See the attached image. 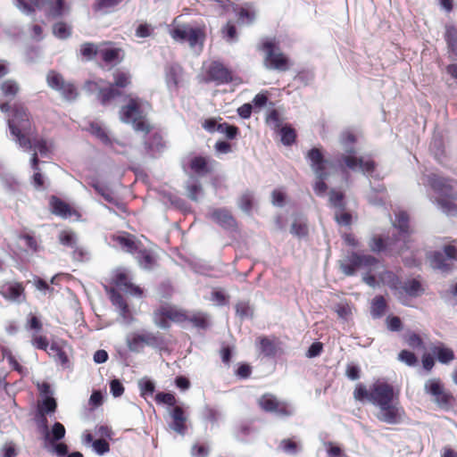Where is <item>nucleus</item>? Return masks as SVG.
<instances>
[{"label": "nucleus", "mask_w": 457, "mask_h": 457, "mask_svg": "<svg viewBox=\"0 0 457 457\" xmlns=\"http://www.w3.org/2000/svg\"><path fill=\"white\" fill-rule=\"evenodd\" d=\"M78 283H79V281L68 273H58L51 278V284L53 286H59L61 284H71L76 286Z\"/></svg>", "instance_id": "nucleus-52"}, {"label": "nucleus", "mask_w": 457, "mask_h": 457, "mask_svg": "<svg viewBox=\"0 0 457 457\" xmlns=\"http://www.w3.org/2000/svg\"><path fill=\"white\" fill-rule=\"evenodd\" d=\"M19 89L18 83L12 79H7L1 85V91L5 97H14Z\"/></svg>", "instance_id": "nucleus-48"}, {"label": "nucleus", "mask_w": 457, "mask_h": 457, "mask_svg": "<svg viewBox=\"0 0 457 457\" xmlns=\"http://www.w3.org/2000/svg\"><path fill=\"white\" fill-rule=\"evenodd\" d=\"M394 227L398 229L399 235L405 244V239L409 237V216L405 212H400L395 215Z\"/></svg>", "instance_id": "nucleus-30"}, {"label": "nucleus", "mask_w": 457, "mask_h": 457, "mask_svg": "<svg viewBox=\"0 0 457 457\" xmlns=\"http://www.w3.org/2000/svg\"><path fill=\"white\" fill-rule=\"evenodd\" d=\"M277 48L274 39H263L261 49L266 54L264 65L269 70L286 71L289 69L288 59L282 53H276Z\"/></svg>", "instance_id": "nucleus-8"}, {"label": "nucleus", "mask_w": 457, "mask_h": 457, "mask_svg": "<svg viewBox=\"0 0 457 457\" xmlns=\"http://www.w3.org/2000/svg\"><path fill=\"white\" fill-rule=\"evenodd\" d=\"M209 217L225 230H234L237 228L235 218L226 208L213 209Z\"/></svg>", "instance_id": "nucleus-18"}, {"label": "nucleus", "mask_w": 457, "mask_h": 457, "mask_svg": "<svg viewBox=\"0 0 457 457\" xmlns=\"http://www.w3.org/2000/svg\"><path fill=\"white\" fill-rule=\"evenodd\" d=\"M155 401L159 404L168 405V409L179 406L174 395L171 393L159 392L155 395Z\"/></svg>", "instance_id": "nucleus-51"}, {"label": "nucleus", "mask_w": 457, "mask_h": 457, "mask_svg": "<svg viewBox=\"0 0 457 457\" xmlns=\"http://www.w3.org/2000/svg\"><path fill=\"white\" fill-rule=\"evenodd\" d=\"M253 194L247 190L239 198L238 206L243 212L250 213L253 209Z\"/></svg>", "instance_id": "nucleus-53"}, {"label": "nucleus", "mask_w": 457, "mask_h": 457, "mask_svg": "<svg viewBox=\"0 0 457 457\" xmlns=\"http://www.w3.org/2000/svg\"><path fill=\"white\" fill-rule=\"evenodd\" d=\"M188 32L187 42L189 44L190 47H195L196 46H200L202 47L205 37L204 31L200 28L192 27Z\"/></svg>", "instance_id": "nucleus-42"}, {"label": "nucleus", "mask_w": 457, "mask_h": 457, "mask_svg": "<svg viewBox=\"0 0 457 457\" xmlns=\"http://www.w3.org/2000/svg\"><path fill=\"white\" fill-rule=\"evenodd\" d=\"M306 160L309 162L311 169L314 174L328 172L326 168L327 160L325 159L320 149L317 147H312L310 149L306 154Z\"/></svg>", "instance_id": "nucleus-20"}, {"label": "nucleus", "mask_w": 457, "mask_h": 457, "mask_svg": "<svg viewBox=\"0 0 457 457\" xmlns=\"http://www.w3.org/2000/svg\"><path fill=\"white\" fill-rule=\"evenodd\" d=\"M186 321L192 323L194 327L200 329H206L209 327V316L202 312L188 311Z\"/></svg>", "instance_id": "nucleus-32"}, {"label": "nucleus", "mask_w": 457, "mask_h": 457, "mask_svg": "<svg viewBox=\"0 0 457 457\" xmlns=\"http://www.w3.org/2000/svg\"><path fill=\"white\" fill-rule=\"evenodd\" d=\"M379 261L360 251H347L339 262L340 270L346 276H354L359 270L363 271L362 280L368 286H374L376 274L373 271L378 267Z\"/></svg>", "instance_id": "nucleus-1"}, {"label": "nucleus", "mask_w": 457, "mask_h": 457, "mask_svg": "<svg viewBox=\"0 0 457 457\" xmlns=\"http://www.w3.org/2000/svg\"><path fill=\"white\" fill-rule=\"evenodd\" d=\"M233 12L239 24L251 25L255 20V12L248 4H246V6L236 4L233 7Z\"/></svg>", "instance_id": "nucleus-26"}, {"label": "nucleus", "mask_w": 457, "mask_h": 457, "mask_svg": "<svg viewBox=\"0 0 457 457\" xmlns=\"http://www.w3.org/2000/svg\"><path fill=\"white\" fill-rule=\"evenodd\" d=\"M236 313L240 319H249L253 317V311L247 302L241 301L236 305Z\"/></svg>", "instance_id": "nucleus-57"}, {"label": "nucleus", "mask_w": 457, "mask_h": 457, "mask_svg": "<svg viewBox=\"0 0 457 457\" xmlns=\"http://www.w3.org/2000/svg\"><path fill=\"white\" fill-rule=\"evenodd\" d=\"M87 130L92 136L96 137L104 145L108 146L113 152L117 154L123 153V151L116 148V145H119L123 148L125 145L120 143L118 140L112 139L109 137L105 129L103 128L100 123L96 121H91L89 123V128L87 129Z\"/></svg>", "instance_id": "nucleus-15"}, {"label": "nucleus", "mask_w": 457, "mask_h": 457, "mask_svg": "<svg viewBox=\"0 0 457 457\" xmlns=\"http://www.w3.org/2000/svg\"><path fill=\"white\" fill-rule=\"evenodd\" d=\"M100 49L97 46L91 42L83 43L80 46V54L87 60H93L97 54H99Z\"/></svg>", "instance_id": "nucleus-45"}, {"label": "nucleus", "mask_w": 457, "mask_h": 457, "mask_svg": "<svg viewBox=\"0 0 457 457\" xmlns=\"http://www.w3.org/2000/svg\"><path fill=\"white\" fill-rule=\"evenodd\" d=\"M142 337L140 340L144 341V345L157 348L164 344V339L159 332H144Z\"/></svg>", "instance_id": "nucleus-41"}, {"label": "nucleus", "mask_w": 457, "mask_h": 457, "mask_svg": "<svg viewBox=\"0 0 457 457\" xmlns=\"http://www.w3.org/2000/svg\"><path fill=\"white\" fill-rule=\"evenodd\" d=\"M260 408L266 411L275 414L279 418H287L294 415V406L287 402H280L271 394H265L258 399Z\"/></svg>", "instance_id": "nucleus-11"}, {"label": "nucleus", "mask_w": 457, "mask_h": 457, "mask_svg": "<svg viewBox=\"0 0 457 457\" xmlns=\"http://www.w3.org/2000/svg\"><path fill=\"white\" fill-rule=\"evenodd\" d=\"M0 295L12 303H21L26 299L24 287H0Z\"/></svg>", "instance_id": "nucleus-29"}, {"label": "nucleus", "mask_w": 457, "mask_h": 457, "mask_svg": "<svg viewBox=\"0 0 457 457\" xmlns=\"http://www.w3.org/2000/svg\"><path fill=\"white\" fill-rule=\"evenodd\" d=\"M143 338L141 334H133L131 337L127 338V345L131 352L137 353L144 346V341L140 340Z\"/></svg>", "instance_id": "nucleus-60"}, {"label": "nucleus", "mask_w": 457, "mask_h": 457, "mask_svg": "<svg viewBox=\"0 0 457 457\" xmlns=\"http://www.w3.org/2000/svg\"><path fill=\"white\" fill-rule=\"evenodd\" d=\"M223 37L228 43H235L237 41V32L236 26L232 23L228 22L222 28Z\"/></svg>", "instance_id": "nucleus-62"}, {"label": "nucleus", "mask_w": 457, "mask_h": 457, "mask_svg": "<svg viewBox=\"0 0 457 457\" xmlns=\"http://www.w3.org/2000/svg\"><path fill=\"white\" fill-rule=\"evenodd\" d=\"M65 428L60 422H55L51 430L48 429L47 426V419L44 418V438L46 443V447H48V445L59 442L65 436Z\"/></svg>", "instance_id": "nucleus-21"}, {"label": "nucleus", "mask_w": 457, "mask_h": 457, "mask_svg": "<svg viewBox=\"0 0 457 457\" xmlns=\"http://www.w3.org/2000/svg\"><path fill=\"white\" fill-rule=\"evenodd\" d=\"M144 144L147 154L152 157H155L157 154H161L165 148V144L162 139V137L157 132L149 134L145 138Z\"/></svg>", "instance_id": "nucleus-22"}, {"label": "nucleus", "mask_w": 457, "mask_h": 457, "mask_svg": "<svg viewBox=\"0 0 457 457\" xmlns=\"http://www.w3.org/2000/svg\"><path fill=\"white\" fill-rule=\"evenodd\" d=\"M392 295L403 305L413 306L415 300L425 292V287H391Z\"/></svg>", "instance_id": "nucleus-17"}, {"label": "nucleus", "mask_w": 457, "mask_h": 457, "mask_svg": "<svg viewBox=\"0 0 457 457\" xmlns=\"http://www.w3.org/2000/svg\"><path fill=\"white\" fill-rule=\"evenodd\" d=\"M7 123L15 142L26 151L32 149V143L26 136L30 131L29 115L23 105L15 104L12 106Z\"/></svg>", "instance_id": "nucleus-2"}, {"label": "nucleus", "mask_w": 457, "mask_h": 457, "mask_svg": "<svg viewBox=\"0 0 457 457\" xmlns=\"http://www.w3.org/2000/svg\"><path fill=\"white\" fill-rule=\"evenodd\" d=\"M208 79L216 85L228 84L232 81L231 71L220 62H212L207 71Z\"/></svg>", "instance_id": "nucleus-16"}, {"label": "nucleus", "mask_w": 457, "mask_h": 457, "mask_svg": "<svg viewBox=\"0 0 457 457\" xmlns=\"http://www.w3.org/2000/svg\"><path fill=\"white\" fill-rule=\"evenodd\" d=\"M52 32L56 38L65 40L71 36V28L64 21H58L53 25Z\"/></svg>", "instance_id": "nucleus-40"}, {"label": "nucleus", "mask_w": 457, "mask_h": 457, "mask_svg": "<svg viewBox=\"0 0 457 457\" xmlns=\"http://www.w3.org/2000/svg\"><path fill=\"white\" fill-rule=\"evenodd\" d=\"M375 407L378 408L377 419L388 425H397L403 422L405 411L399 402V397L384 403Z\"/></svg>", "instance_id": "nucleus-9"}, {"label": "nucleus", "mask_w": 457, "mask_h": 457, "mask_svg": "<svg viewBox=\"0 0 457 457\" xmlns=\"http://www.w3.org/2000/svg\"><path fill=\"white\" fill-rule=\"evenodd\" d=\"M59 241L62 245L71 248L77 245L76 235L71 231H62L59 235Z\"/></svg>", "instance_id": "nucleus-63"}, {"label": "nucleus", "mask_w": 457, "mask_h": 457, "mask_svg": "<svg viewBox=\"0 0 457 457\" xmlns=\"http://www.w3.org/2000/svg\"><path fill=\"white\" fill-rule=\"evenodd\" d=\"M121 2L122 0H95L93 10L96 12H103L104 13H108L111 12V9L117 6Z\"/></svg>", "instance_id": "nucleus-44"}, {"label": "nucleus", "mask_w": 457, "mask_h": 457, "mask_svg": "<svg viewBox=\"0 0 457 457\" xmlns=\"http://www.w3.org/2000/svg\"><path fill=\"white\" fill-rule=\"evenodd\" d=\"M387 310V304L382 295L375 296L370 304V315L373 319H380Z\"/></svg>", "instance_id": "nucleus-34"}, {"label": "nucleus", "mask_w": 457, "mask_h": 457, "mask_svg": "<svg viewBox=\"0 0 457 457\" xmlns=\"http://www.w3.org/2000/svg\"><path fill=\"white\" fill-rule=\"evenodd\" d=\"M315 176L317 178V181L315 182V184L313 186V190L317 195L321 196L326 193V191L328 189V186H327L325 180L328 177V172H323L321 174H315Z\"/></svg>", "instance_id": "nucleus-54"}, {"label": "nucleus", "mask_w": 457, "mask_h": 457, "mask_svg": "<svg viewBox=\"0 0 457 457\" xmlns=\"http://www.w3.org/2000/svg\"><path fill=\"white\" fill-rule=\"evenodd\" d=\"M121 96V91L115 87V85H110L108 87H103L97 94V99L102 105L108 104L112 100Z\"/></svg>", "instance_id": "nucleus-33"}, {"label": "nucleus", "mask_w": 457, "mask_h": 457, "mask_svg": "<svg viewBox=\"0 0 457 457\" xmlns=\"http://www.w3.org/2000/svg\"><path fill=\"white\" fill-rule=\"evenodd\" d=\"M260 350L265 356H274L277 349L274 342L268 337H260Z\"/></svg>", "instance_id": "nucleus-50"}, {"label": "nucleus", "mask_w": 457, "mask_h": 457, "mask_svg": "<svg viewBox=\"0 0 457 457\" xmlns=\"http://www.w3.org/2000/svg\"><path fill=\"white\" fill-rule=\"evenodd\" d=\"M187 197L194 202H197L204 195V189L200 180L195 177H190L185 184Z\"/></svg>", "instance_id": "nucleus-28"}, {"label": "nucleus", "mask_w": 457, "mask_h": 457, "mask_svg": "<svg viewBox=\"0 0 457 457\" xmlns=\"http://www.w3.org/2000/svg\"><path fill=\"white\" fill-rule=\"evenodd\" d=\"M428 260L435 271L447 276L453 269V262L457 261V248L453 245H446L442 251L431 252Z\"/></svg>", "instance_id": "nucleus-5"}, {"label": "nucleus", "mask_w": 457, "mask_h": 457, "mask_svg": "<svg viewBox=\"0 0 457 457\" xmlns=\"http://www.w3.org/2000/svg\"><path fill=\"white\" fill-rule=\"evenodd\" d=\"M281 143L286 146H290L295 144L296 140V132L291 125L286 124L279 129Z\"/></svg>", "instance_id": "nucleus-39"}, {"label": "nucleus", "mask_w": 457, "mask_h": 457, "mask_svg": "<svg viewBox=\"0 0 457 457\" xmlns=\"http://www.w3.org/2000/svg\"><path fill=\"white\" fill-rule=\"evenodd\" d=\"M433 353L437 361L443 364H448L454 359L453 351L444 345L434 347Z\"/></svg>", "instance_id": "nucleus-38"}, {"label": "nucleus", "mask_w": 457, "mask_h": 457, "mask_svg": "<svg viewBox=\"0 0 457 457\" xmlns=\"http://www.w3.org/2000/svg\"><path fill=\"white\" fill-rule=\"evenodd\" d=\"M46 5V16L51 19L61 18L69 11L64 0H50Z\"/></svg>", "instance_id": "nucleus-27"}, {"label": "nucleus", "mask_w": 457, "mask_h": 457, "mask_svg": "<svg viewBox=\"0 0 457 457\" xmlns=\"http://www.w3.org/2000/svg\"><path fill=\"white\" fill-rule=\"evenodd\" d=\"M428 186L440 197L457 199V191L451 184L449 179L441 177L436 173H430L426 176Z\"/></svg>", "instance_id": "nucleus-13"}, {"label": "nucleus", "mask_w": 457, "mask_h": 457, "mask_svg": "<svg viewBox=\"0 0 457 457\" xmlns=\"http://www.w3.org/2000/svg\"><path fill=\"white\" fill-rule=\"evenodd\" d=\"M369 247L373 253L385 252L387 247V244L381 237H372L369 242Z\"/></svg>", "instance_id": "nucleus-61"}, {"label": "nucleus", "mask_w": 457, "mask_h": 457, "mask_svg": "<svg viewBox=\"0 0 457 457\" xmlns=\"http://www.w3.org/2000/svg\"><path fill=\"white\" fill-rule=\"evenodd\" d=\"M212 162H210L208 158L197 155L190 160L189 167L196 175L205 176L212 170V168L211 167V163Z\"/></svg>", "instance_id": "nucleus-23"}, {"label": "nucleus", "mask_w": 457, "mask_h": 457, "mask_svg": "<svg viewBox=\"0 0 457 457\" xmlns=\"http://www.w3.org/2000/svg\"><path fill=\"white\" fill-rule=\"evenodd\" d=\"M183 69L178 63H171L165 67V83L170 94L177 93Z\"/></svg>", "instance_id": "nucleus-19"}, {"label": "nucleus", "mask_w": 457, "mask_h": 457, "mask_svg": "<svg viewBox=\"0 0 457 457\" xmlns=\"http://www.w3.org/2000/svg\"><path fill=\"white\" fill-rule=\"evenodd\" d=\"M139 101L138 98H129L128 104L120 108V118L122 122L131 124L136 131L149 133Z\"/></svg>", "instance_id": "nucleus-6"}, {"label": "nucleus", "mask_w": 457, "mask_h": 457, "mask_svg": "<svg viewBox=\"0 0 457 457\" xmlns=\"http://www.w3.org/2000/svg\"><path fill=\"white\" fill-rule=\"evenodd\" d=\"M57 407V403L54 398L51 396H46L42 401L41 405L38 407V413H52L54 412Z\"/></svg>", "instance_id": "nucleus-59"}, {"label": "nucleus", "mask_w": 457, "mask_h": 457, "mask_svg": "<svg viewBox=\"0 0 457 457\" xmlns=\"http://www.w3.org/2000/svg\"><path fill=\"white\" fill-rule=\"evenodd\" d=\"M167 411L170 419V421L168 422L169 428L180 436H185L187 430V422L188 415L186 412L184 404L169 408Z\"/></svg>", "instance_id": "nucleus-14"}, {"label": "nucleus", "mask_w": 457, "mask_h": 457, "mask_svg": "<svg viewBox=\"0 0 457 457\" xmlns=\"http://www.w3.org/2000/svg\"><path fill=\"white\" fill-rule=\"evenodd\" d=\"M188 311L179 309L174 305L163 304L153 313L154 323L162 329H168L170 327V321L182 324L187 319Z\"/></svg>", "instance_id": "nucleus-7"}, {"label": "nucleus", "mask_w": 457, "mask_h": 457, "mask_svg": "<svg viewBox=\"0 0 457 457\" xmlns=\"http://www.w3.org/2000/svg\"><path fill=\"white\" fill-rule=\"evenodd\" d=\"M424 390L434 397L435 403L441 409L448 410L451 407L453 396L451 393L444 390L443 385L438 378L428 379L425 383Z\"/></svg>", "instance_id": "nucleus-12"}, {"label": "nucleus", "mask_w": 457, "mask_h": 457, "mask_svg": "<svg viewBox=\"0 0 457 457\" xmlns=\"http://www.w3.org/2000/svg\"><path fill=\"white\" fill-rule=\"evenodd\" d=\"M456 199L440 197L436 199L435 204L443 213L449 216H455L457 215V205L453 202Z\"/></svg>", "instance_id": "nucleus-35"}, {"label": "nucleus", "mask_w": 457, "mask_h": 457, "mask_svg": "<svg viewBox=\"0 0 457 457\" xmlns=\"http://www.w3.org/2000/svg\"><path fill=\"white\" fill-rule=\"evenodd\" d=\"M381 264L379 263L378 267L373 271L376 274V282L374 286L379 282L382 286H399L400 281L393 271L387 270H382Z\"/></svg>", "instance_id": "nucleus-25"}, {"label": "nucleus", "mask_w": 457, "mask_h": 457, "mask_svg": "<svg viewBox=\"0 0 457 457\" xmlns=\"http://www.w3.org/2000/svg\"><path fill=\"white\" fill-rule=\"evenodd\" d=\"M445 39L449 52L457 57V28L453 25H445Z\"/></svg>", "instance_id": "nucleus-36"}, {"label": "nucleus", "mask_w": 457, "mask_h": 457, "mask_svg": "<svg viewBox=\"0 0 457 457\" xmlns=\"http://www.w3.org/2000/svg\"><path fill=\"white\" fill-rule=\"evenodd\" d=\"M112 304L116 307L120 316L124 319L129 314L128 303L123 296L118 292V287H105Z\"/></svg>", "instance_id": "nucleus-24"}, {"label": "nucleus", "mask_w": 457, "mask_h": 457, "mask_svg": "<svg viewBox=\"0 0 457 457\" xmlns=\"http://www.w3.org/2000/svg\"><path fill=\"white\" fill-rule=\"evenodd\" d=\"M110 286H136L131 282L128 270L124 268L117 269L112 276Z\"/></svg>", "instance_id": "nucleus-37"}, {"label": "nucleus", "mask_w": 457, "mask_h": 457, "mask_svg": "<svg viewBox=\"0 0 457 457\" xmlns=\"http://www.w3.org/2000/svg\"><path fill=\"white\" fill-rule=\"evenodd\" d=\"M96 193L103 196L106 202L115 204L119 209L123 208V204L113 197L112 192L107 185L104 184Z\"/></svg>", "instance_id": "nucleus-58"}, {"label": "nucleus", "mask_w": 457, "mask_h": 457, "mask_svg": "<svg viewBox=\"0 0 457 457\" xmlns=\"http://www.w3.org/2000/svg\"><path fill=\"white\" fill-rule=\"evenodd\" d=\"M99 54L104 62L112 63L119 59L120 49L113 47L102 48Z\"/></svg>", "instance_id": "nucleus-49"}, {"label": "nucleus", "mask_w": 457, "mask_h": 457, "mask_svg": "<svg viewBox=\"0 0 457 457\" xmlns=\"http://www.w3.org/2000/svg\"><path fill=\"white\" fill-rule=\"evenodd\" d=\"M356 141V137L353 133L344 134L341 137V143L345 148V154H343L339 162L344 164L351 170H360L363 175L369 177L376 169V162L372 160H364L362 157H357L355 155V150L353 144Z\"/></svg>", "instance_id": "nucleus-4"}, {"label": "nucleus", "mask_w": 457, "mask_h": 457, "mask_svg": "<svg viewBox=\"0 0 457 457\" xmlns=\"http://www.w3.org/2000/svg\"><path fill=\"white\" fill-rule=\"evenodd\" d=\"M308 226L306 223V220L304 219H296L292 223L290 232L294 236L302 238L308 236Z\"/></svg>", "instance_id": "nucleus-43"}, {"label": "nucleus", "mask_w": 457, "mask_h": 457, "mask_svg": "<svg viewBox=\"0 0 457 457\" xmlns=\"http://www.w3.org/2000/svg\"><path fill=\"white\" fill-rule=\"evenodd\" d=\"M192 27L189 26H178L172 29L170 32L171 37L179 43H186L187 39L188 31H190Z\"/></svg>", "instance_id": "nucleus-47"}, {"label": "nucleus", "mask_w": 457, "mask_h": 457, "mask_svg": "<svg viewBox=\"0 0 457 457\" xmlns=\"http://www.w3.org/2000/svg\"><path fill=\"white\" fill-rule=\"evenodd\" d=\"M345 195L342 192H337L335 189H331L329 191V203L335 207L338 208L341 211H344L345 208V204L344 202Z\"/></svg>", "instance_id": "nucleus-56"}, {"label": "nucleus", "mask_w": 457, "mask_h": 457, "mask_svg": "<svg viewBox=\"0 0 457 457\" xmlns=\"http://www.w3.org/2000/svg\"><path fill=\"white\" fill-rule=\"evenodd\" d=\"M354 398L358 401H368L374 406L384 403L399 397L398 392L395 391L394 386L386 381L378 380L373 383L369 389L360 384L353 392Z\"/></svg>", "instance_id": "nucleus-3"}, {"label": "nucleus", "mask_w": 457, "mask_h": 457, "mask_svg": "<svg viewBox=\"0 0 457 457\" xmlns=\"http://www.w3.org/2000/svg\"><path fill=\"white\" fill-rule=\"evenodd\" d=\"M140 395L143 397L152 395L155 390L154 383L150 379H142L138 382Z\"/></svg>", "instance_id": "nucleus-64"}, {"label": "nucleus", "mask_w": 457, "mask_h": 457, "mask_svg": "<svg viewBox=\"0 0 457 457\" xmlns=\"http://www.w3.org/2000/svg\"><path fill=\"white\" fill-rule=\"evenodd\" d=\"M46 83L50 88L57 91L67 102L75 101L79 96L76 86L71 82L65 81L62 76L54 71H50L47 73Z\"/></svg>", "instance_id": "nucleus-10"}, {"label": "nucleus", "mask_w": 457, "mask_h": 457, "mask_svg": "<svg viewBox=\"0 0 457 457\" xmlns=\"http://www.w3.org/2000/svg\"><path fill=\"white\" fill-rule=\"evenodd\" d=\"M238 131L237 126L227 122L219 123L218 125V132L224 134L230 140L237 137Z\"/></svg>", "instance_id": "nucleus-55"}, {"label": "nucleus", "mask_w": 457, "mask_h": 457, "mask_svg": "<svg viewBox=\"0 0 457 457\" xmlns=\"http://www.w3.org/2000/svg\"><path fill=\"white\" fill-rule=\"evenodd\" d=\"M137 261L139 265L145 270L153 269L155 260L153 257L152 253L147 250H141L137 253Z\"/></svg>", "instance_id": "nucleus-46"}, {"label": "nucleus", "mask_w": 457, "mask_h": 457, "mask_svg": "<svg viewBox=\"0 0 457 457\" xmlns=\"http://www.w3.org/2000/svg\"><path fill=\"white\" fill-rule=\"evenodd\" d=\"M52 212L62 218H68L71 214V207L68 204L53 195L50 200Z\"/></svg>", "instance_id": "nucleus-31"}]
</instances>
